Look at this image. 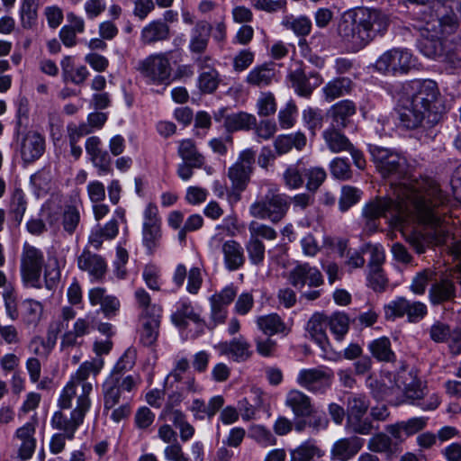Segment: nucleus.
<instances>
[{"label": "nucleus", "instance_id": "f257e3e1", "mask_svg": "<svg viewBox=\"0 0 461 461\" xmlns=\"http://www.w3.org/2000/svg\"><path fill=\"white\" fill-rule=\"evenodd\" d=\"M415 186L421 193L411 201V208L404 217V221L409 218L415 219L427 226L429 231H411L405 236V240L418 254H422L429 244L446 242L450 234L447 217L449 199L439 186L433 183L420 181Z\"/></svg>", "mask_w": 461, "mask_h": 461}, {"label": "nucleus", "instance_id": "f03ea898", "mask_svg": "<svg viewBox=\"0 0 461 461\" xmlns=\"http://www.w3.org/2000/svg\"><path fill=\"white\" fill-rule=\"evenodd\" d=\"M439 91L433 80H412L402 85L399 97V120L406 129L436 125L442 117L438 106Z\"/></svg>", "mask_w": 461, "mask_h": 461}, {"label": "nucleus", "instance_id": "7ed1b4c3", "mask_svg": "<svg viewBox=\"0 0 461 461\" xmlns=\"http://www.w3.org/2000/svg\"><path fill=\"white\" fill-rule=\"evenodd\" d=\"M389 24V16L380 9L351 8L339 17L335 32L347 51L357 53L384 36Z\"/></svg>", "mask_w": 461, "mask_h": 461}, {"label": "nucleus", "instance_id": "20e7f679", "mask_svg": "<svg viewBox=\"0 0 461 461\" xmlns=\"http://www.w3.org/2000/svg\"><path fill=\"white\" fill-rule=\"evenodd\" d=\"M407 3L420 6L417 14L414 29L423 40L420 43L424 56H437L441 53L438 39L454 34L459 27V19L452 6L438 0H406Z\"/></svg>", "mask_w": 461, "mask_h": 461}, {"label": "nucleus", "instance_id": "39448f33", "mask_svg": "<svg viewBox=\"0 0 461 461\" xmlns=\"http://www.w3.org/2000/svg\"><path fill=\"white\" fill-rule=\"evenodd\" d=\"M418 183H413L412 185L402 184L395 186L393 191L394 200L378 197L366 203L362 210L364 230L367 233L376 231L378 229L377 220L385 216L387 212L396 221H404V217L411 208V201L421 193L415 186Z\"/></svg>", "mask_w": 461, "mask_h": 461}, {"label": "nucleus", "instance_id": "423d86ee", "mask_svg": "<svg viewBox=\"0 0 461 461\" xmlns=\"http://www.w3.org/2000/svg\"><path fill=\"white\" fill-rule=\"evenodd\" d=\"M43 272L44 286L48 290L55 289L61 277V272L57 260L46 264L45 256L41 249L24 243L20 257V273L23 285L27 287L41 289V277Z\"/></svg>", "mask_w": 461, "mask_h": 461}, {"label": "nucleus", "instance_id": "0eeeda50", "mask_svg": "<svg viewBox=\"0 0 461 461\" xmlns=\"http://www.w3.org/2000/svg\"><path fill=\"white\" fill-rule=\"evenodd\" d=\"M369 152L377 171L384 177H394L402 180L396 186L402 184L412 185L413 183L428 181L438 186L437 183L429 178L411 179L408 176L409 164L407 158L400 152L376 145L369 146Z\"/></svg>", "mask_w": 461, "mask_h": 461}, {"label": "nucleus", "instance_id": "6e6552de", "mask_svg": "<svg viewBox=\"0 0 461 461\" xmlns=\"http://www.w3.org/2000/svg\"><path fill=\"white\" fill-rule=\"evenodd\" d=\"M289 208L290 202L286 194L280 193L276 185L269 184L265 195L249 206V213L254 218L267 219L277 223L285 217Z\"/></svg>", "mask_w": 461, "mask_h": 461}, {"label": "nucleus", "instance_id": "1a4fd4ad", "mask_svg": "<svg viewBox=\"0 0 461 461\" xmlns=\"http://www.w3.org/2000/svg\"><path fill=\"white\" fill-rule=\"evenodd\" d=\"M90 407L91 403L79 400L77 405L71 411L69 417L61 411H55L50 420L51 428L67 435L68 440H72L76 431L83 424Z\"/></svg>", "mask_w": 461, "mask_h": 461}, {"label": "nucleus", "instance_id": "9d476101", "mask_svg": "<svg viewBox=\"0 0 461 461\" xmlns=\"http://www.w3.org/2000/svg\"><path fill=\"white\" fill-rule=\"evenodd\" d=\"M138 70L152 84H169L171 66L166 53L149 55L139 62Z\"/></svg>", "mask_w": 461, "mask_h": 461}, {"label": "nucleus", "instance_id": "9b49d317", "mask_svg": "<svg viewBox=\"0 0 461 461\" xmlns=\"http://www.w3.org/2000/svg\"><path fill=\"white\" fill-rule=\"evenodd\" d=\"M412 66L411 53L402 49H392L384 52L375 63V68L385 75L406 73Z\"/></svg>", "mask_w": 461, "mask_h": 461}, {"label": "nucleus", "instance_id": "f8f14e48", "mask_svg": "<svg viewBox=\"0 0 461 461\" xmlns=\"http://www.w3.org/2000/svg\"><path fill=\"white\" fill-rule=\"evenodd\" d=\"M104 365V362L102 357H95L89 361L83 362L71 375L67 391L73 393L75 391H72V386L74 383H77V385H81L82 390L79 400L91 403L89 395L93 391V384L88 379L91 375L96 376L103 369Z\"/></svg>", "mask_w": 461, "mask_h": 461}, {"label": "nucleus", "instance_id": "ddd939ff", "mask_svg": "<svg viewBox=\"0 0 461 461\" xmlns=\"http://www.w3.org/2000/svg\"><path fill=\"white\" fill-rule=\"evenodd\" d=\"M255 155L252 149H244L239 154L236 162L229 167L227 176L234 189L245 190L253 172Z\"/></svg>", "mask_w": 461, "mask_h": 461}, {"label": "nucleus", "instance_id": "4468645a", "mask_svg": "<svg viewBox=\"0 0 461 461\" xmlns=\"http://www.w3.org/2000/svg\"><path fill=\"white\" fill-rule=\"evenodd\" d=\"M332 372L327 367L301 369L296 383L312 393H324L331 385Z\"/></svg>", "mask_w": 461, "mask_h": 461}, {"label": "nucleus", "instance_id": "2eb2a0df", "mask_svg": "<svg viewBox=\"0 0 461 461\" xmlns=\"http://www.w3.org/2000/svg\"><path fill=\"white\" fill-rule=\"evenodd\" d=\"M210 247L221 249L224 266L229 271L238 270L245 264L243 248L240 243L234 240L224 241L220 235H214L210 240Z\"/></svg>", "mask_w": 461, "mask_h": 461}, {"label": "nucleus", "instance_id": "dca6fc26", "mask_svg": "<svg viewBox=\"0 0 461 461\" xmlns=\"http://www.w3.org/2000/svg\"><path fill=\"white\" fill-rule=\"evenodd\" d=\"M288 78L294 91L303 97H309L313 89L323 82L321 76L318 72L313 71L306 74L301 68L292 70L288 74Z\"/></svg>", "mask_w": 461, "mask_h": 461}, {"label": "nucleus", "instance_id": "f3484780", "mask_svg": "<svg viewBox=\"0 0 461 461\" xmlns=\"http://www.w3.org/2000/svg\"><path fill=\"white\" fill-rule=\"evenodd\" d=\"M88 300L92 306H100V312L107 319L115 317L121 307L120 300L104 287H94L88 291Z\"/></svg>", "mask_w": 461, "mask_h": 461}, {"label": "nucleus", "instance_id": "a211bd4d", "mask_svg": "<svg viewBox=\"0 0 461 461\" xmlns=\"http://www.w3.org/2000/svg\"><path fill=\"white\" fill-rule=\"evenodd\" d=\"M86 151L93 165L98 169L99 176H104L112 171L111 157L102 149V140L99 137L92 136L86 139Z\"/></svg>", "mask_w": 461, "mask_h": 461}, {"label": "nucleus", "instance_id": "6ab92c4d", "mask_svg": "<svg viewBox=\"0 0 461 461\" xmlns=\"http://www.w3.org/2000/svg\"><path fill=\"white\" fill-rule=\"evenodd\" d=\"M288 280L296 288H303L305 284L309 286H319L323 282L321 272L307 263L293 268L289 273Z\"/></svg>", "mask_w": 461, "mask_h": 461}, {"label": "nucleus", "instance_id": "aec40b11", "mask_svg": "<svg viewBox=\"0 0 461 461\" xmlns=\"http://www.w3.org/2000/svg\"><path fill=\"white\" fill-rule=\"evenodd\" d=\"M77 267L80 270L89 274L93 280H100L106 272V263L104 259L97 254L92 253L87 249L77 258Z\"/></svg>", "mask_w": 461, "mask_h": 461}, {"label": "nucleus", "instance_id": "412c9836", "mask_svg": "<svg viewBox=\"0 0 461 461\" xmlns=\"http://www.w3.org/2000/svg\"><path fill=\"white\" fill-rule=\"evenodd\" d=\"M45 150L43 137L35 131H29L21 143V156L25 163L39 159Z\"/></svg>", "mask_w": 461, "mask_h": 461}, {"label": "nucleus", "instance_id": "4be33fe9", "mask_svg": "<svg viewBox=\"0 0 461 461\" xmlns=\"http://www.w3.org/2000/svg\"><path fill=\"white\" fill-rule=\"evenodd\" d=\"M456 297V286L452 280L442 277L435 278L429 289V299L431 304L438 305L453 301Z\"/></svg>", "mask_w": 461, "mask_h": 461}, {"label": "nucleus", "instance_id": "5701e85b", "mask_svg": "<svg viewBox=\"0 0 461 461\" xmlns=\"http://www.w3.org/2000/svg\"><path fill=\"white\" fill-rule=\"evenodd\" d=\"M285 404L296 417L311 415L314 407L310 396L297 389H292L286 393Z\"/></svg>", "mask_w": 461, "mask_h": 461}, {"label": "nucleus", "instance_id": "b1692460", "mask_svg": "<svg viewBox=\"0 0 461 461\" xmlns=\"http://www.w3.org/2000/svg\"><path fill=\"white\" fill-rule=\"evenodd\" d=\"M92 329V323L89 318L83 317L78 318L73 324L71 330L66 331L61 338L60 348L61 349H67L69 348L77 347L81 345L79 339L87 335Z\"/></svg>", "mask_w": 461, "mask_h": 461}, {"label": "nucleus", "instance_id": "393cba45", "mask_svg": "<svg viewBox=\"0 0 461 461\" xmlns=\"http://www.w3.org/2000/svg\"><path fill=\"white\" fill-rule=\"evenodd\" d=\"M223 404L224 398L221 395L212 397L208 403L203 400L194 399L189 407V411L193 413L195 420H203L205 418L211 420Z\"/></svg>", "mask_w": 461, "mask_h": 461}, {"label": "nucleus", "instance_id": "a878e982", "mask_svg": "<svg viewBox=\"0 0 461 461\" xmlns=\"http://www.w3.org/2000/svg\"><path fill=\"white\" fill-rule=\"evenodd\" d=\"M170 28L161 20H154L145 25L140 32V41L151 45L169 39Z\"/></svg>", "mask_w": 461, "mask_h": 461}, {"label": "nucleus", "instance_id": "bb28decb", "mask_svg": "<svg viewBox=\"0 0 461 461\" xmlns=\"http://www.w3.org/2000/svg\"><path fill=\"white\" fill-rule=\"evenodd\" d=\"M173 323L178 327H185L186 320L197 324L200 332L203 331L204 323L200 318V314L195 312L192 303L188 300H181L177 303L176 311L171 315Z\"/></svg>", "mask_w": 461, "mask_h": 461}, {"label": "nucleus", "instance_id": "cd10ccee", "mask_svg": "<svg viewBox=\"0 0 461 461\" xmlns=\"http://www.w3.org/2000/svg\"><path fill=\"white\" fill-rule=\"evenodd\" d=\"M363 447V439L356 436L337 440L331 449V454L339 461L352 458Z\"/></svg>", "mask_w": 461, "mask_h": 461}, {"label": "nucleus", "instance_id": "c85d7f7f", "mask_svg": "<svg viewBox=\"0 0 461 461\" xmlns=\"http://www.w3.org/2000/svg\"><path fill=\"white\" fill-rule=\"evenodd\" d=\"M328 327V317L321 313H314L307 322V331L311 338L320 346L323 350H327L329 345L328 338L326 335V329Z\"/></svg>", "mask_w": 461, "mask_h": 461}, {"label": "nucleus", "instance_id": "c756f323", "mask_svg": "<svg viewBox=\"0 0 461 461\" xmlns=\"http://www.w3.org/2000/svg\"><path fill=\"white\" fill-rule=\"evenodd\" d=\"M343 128L330 125L322 132V138L327 148L332 153L348 151L352 149V143L348 138L341 132Z\"/></svg>", "mask_w": 461, "mask_h": 461}, {"label": "nucleus", "instance_id": "7c9ffc66", "mask_svg": "<svg viewBox=\"0 0 461 461\" xmlns=\"http://www.w3.org/2000/svg\"><path fill=\"white\" fill-rule=\"evenodd\" d=\"M356 104L350 100H342L336 103L329 112L332 120L330 125L346 128L350 122V117L356 113Z\"/></svg>", "mask_w": 461, "mask_h": 461}, {"label": "nucleus", "instance_id": "2f4dec72", "mask_svg": "<svg viewBox=\"0 0 461 461\" xmlns=\"http://www.w3.org/2000/svg\"><path fill=\"white\" fill-rule=\"evenodd\" d=\"M20 318L26 327H36L43 314V305L34 299H25L20 303Z\"/></svg>", "mask_w": 461, "mask_h": 461}, {"label": "nucleus", "instance_id": "473e14b6", "mask_svg": "<svg viewBox=\"0 0 461 461\" xmlns=\"http://www.w3.org/2000/svg\"><path fill=\"white\" fill-rule=\"evenodd\" d=\"M60 66L64 81H69L77 86L84 84L89 76V71L86 66L75 67L71 56H65L61 59Z\"/></svg>", "mask_w": 461, "mask_h": 461}, {"label": "nucleus", "instance_id": "72a5a7b5", "mask_svg": "<svg viewBox=\"0 0 461 461\" xmlns=\"http://www.w3.org/2000/svg\"><path fill=\"white\" fill-rule=\"evenodd\" d=\"M274 64H263L255 67L246 77V83L258 87L267 86L275 78Z\"/></svg>", "mask_w": 461, "mask_h": 461}, {"label": "nucleus", "instance_id": "f704fd0d", "mask_svg": "<svg viewBox=\"0 0 461 461\" xmlns=\"http://www.w3.org/2000/svg\"><path fill=\"white\" fill-rule=\"evenodd\" d=\"M212 27L206 22H200L192 30L189 49L193 53L205 51L211 34Z\"/></svg>", "mask_w": 461, "mask_h": 461}, {"label": "nucleus", "instance_id": "c9c22d12", "mask_svg": "<svg viewBox=\"0 0 461 461\" xmlns=\"http://www.w3.org/2000/svg\"><path fill=\"white\" fill-rule=\"evenodd\" d=\"M221 348L222 353L230 355L238 362L246 361L252 354L249 343L243 337L222 343Z\"/></svg>", "mask_w": 461, "mask_h": 461}, {"label": "nucleus", "instance_id": "e433bc0d", "mask_svg": "<svg viewBox=\"0 0 461 461\" xmlns=\"http://www.w3.org/2000/svg\"><path fill=\"white\" fill-rule=\"evenodd\" d=\"M377 429L378 427H375L373 420L366 414L347 417L345 423V429L348 433L361 436L371 435Z\"/></svg>", "mask_w": 461, "mask_h": 461}, {"label": "nucleus", "instance_id": "4c0bfd02", "mask_svg": "<svg viewBox=\"0 0 461 461\" xmlns=\"http://www.w3.org/2000/svg\"><path fill=\"white\" fill-rule=\"evenodd\" d=\"M306 144V137L302 132L280 135L274 141L275 150L278 155L289 152L293 147L302 149Z\"/></svg>", "mask_w": 461, "mask_h": 461}, {"label": "nucleus", "instance_id": "58836bf2", "mask_svg": "<svg viewBox=\"0 0 461 461\" xmlns=\"http://www.w3.org/2000/svg\"><path fill=\"white\" fill-rule=\"evenodd\" d=\"M224 126L228 131H248L256 126V117L245 112L231 113L225 117Z\"/></svg>", "mask_w": 461, "mask_h": 461}, {"label": "nucleus", "instance_id": "ea45409f", "mask_svg": "<svg viewBox=\"0 0 461 461\" xmlns=\"http://www.w3.org/2000/svg\"><path fill=\"white\" fill-rule=\"evenodd\" d=\"M281 24L286 30L292 31L298 37L309 35L312 30V21L305 15H285L283 17Z\"/></svg>", "mask_w": 461, "mask_h": 461}, {"label": "nucleus", "instance_id": "a19ab883", "mask_svg": "<svg viewBox=\"0 0 461 461\" xmlns=\"http://www.w3.org/2000/svg\"><path fill=\"white\" fill-rule=\"evenodd\" d=\"M352 81L348 77H337L329 81L322 88L325 99L333 101L349 93Z\"/></svg>", "mask_w": 461, "mask_h": 461}, {"label": "nucleus", "instance_id": "79ce46f5", "mask_svg": "<svg viewBox=\"0 0 461 461\" xmlns=\"http://www.w3.org/2000/svg\"><path fill=\"white\" fill-rule=\"evenodd\" d=\"M178 155L183 162L189 163L194 167H202L204 164V157L198 151L194 142L191 140H184L180 142Z\"/></svg>", "mask_w": 461, "mask_h": 461}, {"label": "nucleus", "instance_id": "37998d69", "mask_svg": "<svg viewBox=\"0 0 461 461\" xmlns=\"http://www.w3.org/2000/svg\"><path fill=\"white\" fill-rule=\"evenodd\" d=\"M39 1L40 0H22L19 17L23 29H32L37 24Z\"/></svg>", "mask_w": 461, "mask_h": 461}, {"label": "nucleus", "instance_id": "c03bdc74", "mask_svg": "<svg viewBox=\"0 0 461 461\" xmlns=\"http://www.w3.org/2000/svg\"><path fill=\"white\" fill-rule=\"evenodd\" d=\"M142 321L141 342L146 346L153 345L158 336L161 315L140 317Z\"/></svg>", "mask_w": 461, "mask_h": 461}, {"label": "nucleus", "instance_id": "a18cd8bd", "mask_svg": "<svg viewBox=\"0 0 461 461\" xmlns=\"http://www.w3.org/2000/svg\"><path fill=\"white\" fill-rule=\"evenodd\" d=\"M61 201L57 197L49 199L41 208V215L50 228H58L63 212Z\"/></svg>", "mask_w": 461, "mask_h": 461}, {"label": "nucleus", "instance_id": "49530a36", "mask_svg": "<svg viewBox=\"0 0 461 461\" xmlns=\"http://www.w3.org/2000/svg\"><path fill=\"white\" fill-rule=\"evenodd\" d=\"M117 381L113 377H107L103 384L104 408L105 411L113 409L124 393L123 391L117 388Z\"/></svg>", "mask_w": 461, "mask_h": 461}, {"label": "nucleus", "instance_id": "de8ad7c7", "mask_svg": "<svg viewBox=\"0 0 461 461\" xmlns=\"http://www.w3.org/2000/svg\"><path fill=\"white\" fill-rule=\"evenodd\" d=\"M134 297L138 307L141 310L140 317L161 315L162 308L156 303H151V298L144 288H138L134 293Z\"/></svg>", "mask_w": 461, "mask_h": 461}, {"label": "nucleus", "instance_id": "09e8293b", "mask_svg": "<svg viewBox=\"0 0 461 461\" xmlns=\"http://www.w3.org/2000/svg\"><path fill=\"white\" fill-rule=\"evenodd\" d=\"M26 210L25 194L21 188H15L11 195L9 212L16 223H21Z\"/></svg>", "mask_w": 461, "mask_h": 461}, {"label": "nucleus", "instance_id": "8fccbe9b", "mask_svg": "<svg viewBox=\"0 0 461 461\" xmlns=\"http://www.w3.org/2000/svg\"><path fill=\"white\" fill-rule=\"evenodd\" d=\"M257 324L259 330L268 336L284 332L285 330V323L276 313L258 317Z\"/></svg>", "mask_w": 461, "mask_h": 461}, {"label": "nucleus", "instance_id": "3c124183", "mask_svg": "<svg viewBox=\"0 0 461 461\" xmlns=\"http://www.w3.org/2000/svg\"><path fill=\"white\" fill-rule=\"evenodd\" d=\"M372 355L380 361H394L395 355L391 349V342L388 338L382 337L373 340L369 344Z\"/></svg>", "mask_w": 461, "mask_h": 461}, {"label": "nucleus", "instance_id": "603ef678", "mask_svg": "<svg viewBox=\"0 0 461 461\" xmlns=\"http://www.w3.org/2000/svg\"><path fill=\"white\" fill-rule=\"evenodd\" d=\"M347 417L367 414L370 408L368 397L362 393H351L346 402Z\"/></svg>", "mask_w": 461, "mask_h": 461}, {"label": "nucleus", "instance_id": "864d4df0", "mask_svg": "<svg viewBox=\"0 0 461 461\" xmlns=\"http://www.w3.org/2000/svg\"><path fill=\"white\" fill-rule=\"evenodd\" d=\"M322 454L319 447L311 441H305L290 451V461H312Z\"/></svg>", "mask_w": 461, "mask_h": 461}, {"label": "nucleus", "instance_id": "5fc2aeb1", "mask_svg": "<svg viewBox=\"0 0 461 461\" xmlns=\"http://www.w3.org/2000/svg\"><path fill=\"white\" fill-rule=\"evenodd\" d=\"M328 326L338 341H341L349 329V319L345 313L336 312L328 317Z\"/></svg>", "mask_w": 461, "mask_h": 461}, {"label": "nucleus", "instance_id": "6e6d98bb", "mask_svg": "<svg viewBox=\"0 0 461 461\" xmlns=\"http://www.w3.org/2000/svg\"><path fill=\"white\" fill-rule=\"evenodd\" d=\"M304 172L300 168L299 164L289 165L282 175L284 185L290 190H296L303 185Z\"/></svg>", "mask_w": 461, "mask_h": 461}, {"label": "nucleus", "instance_id": "4d7b16f0", "mask_svg": "<svg viewBox=\"0 0 461 461\" xmlns=\"http://www.w3.org/2000/svg\"><path fill=\"white\" fill-rule=\"evenodd\" d=\"M447 37H442L438 39L441 45V53L437 56H427L430 59H442V61L446 64V68L449 70L456 71L461 70V50L446 51L444 47V41Z\"/></svg>", "mask_w": 461, "mask_h": 461}, {"label": "nucleus", "instance_id": "13d9d810", "mask_svg": "<svg viewBox=\"0 0 461 461\" xmlns=\"http://www.w3.org/2000/svg\"><path fill=\"white\" fill-rule=\"evenodd\" d=\"M249 437L263 447L276 444V438L272 432L262 425H252L249 429Z\"/></svg>", "mask_w": 461, "mask_h": 461}, {"label": "nucleus", "instance_id": "bf43d9fd", "mask_svg": "<svg viewBox=\"0 0 461 461\" xmlns=\"http://www.w3.org/2000/svg\"><path fill=\"white\" fill-rule=\"evenodd\" d=\"M436 278V272L427 268L416 274L411 284L410 289L415 294L421 295L425 293L429 284H432Z\"/></svg>", "mask_w": 461, "mask_h": 461}, {"label": "nucleus", "instance_id": "052dcab7", "mask_svg": "<svg viewBox=\"0 0 461 461\" xmlns=\"http://www.w3.org/2000/svg\"><path fill=\"white\" fill-rule=\"evenodd\" d=\"M80 222V212L78 208L72 204L64 207L62 212V226L64 230L72 235L75 233Z\"/></svg>", "mask_w": 461, "mask_h": 461}, {"label": "nucleus", "instance_id": "680f3d73", "mask_svg": "<svg viewBox=\"0 0 461 461\" xmlns=\"http://www.w3.org/2000/svg\"><path fill=\"white\" fill-rule=\"evenodd\" d=\"M68 382L63 387L60 392V394L58 399V406L60 410H68L73 406L74 401L76 402V406L79 402V397H81L82 390L81 385H77V383L73 384L72 391H75L73 393H70L68 390Z\"/></svg>", "mask_w": 461, "mask_h": 461}, {"label": "nucleus", "instance_id": "e2e57ef3", "mask_svg": "<svg viewBox=\"0 0 461 461\" xmlns=\"http://www.w3.org/2000/svg\"><path fill=\"white\" fill-rule=\"evenodd\" d=\"M219 73L214 68H210L200 74L198 77V87L205 94L213 93L219 86Z\"/></svg>", "mask_w": 461, "mask_h": 461}, {"label": "nucleus", "instance_id": "0e129e2a", "mask_svg": "<svg viewBox=\"0 0 461 461\" xmlns=\"http://www.w3.org/2000/svg\"><path fill=\"white\" fill-rule=\"evenodd\" d=\"M303 172L307 178L306 189L312 193H315L327 177L326 171L321 167H312Z\"/></svg>", "mask_w": 461, "mask_h": 461}, {"label": "nucleus", "instance_id": "69168bd1", "mask_svg": "<svg viewBox=\"0 0 461 461\" xmlns=\"http://www.w3.org/2000/svg\"><path fill=\"white\" fill-rule=\"evenodd\" d=\"M246 250L252 265H261L265 259L266 248L260 240L252 239L246 243Z\"/></svg>", "mask_w": 461, "mask_h": 461}, {"label": "nucleus", "instance_id": "338daca9", "mask_svg": "<svg viewBox=\"0 0 461 461\" xmlns=\"http://www.w3.org/2000/svg\"><path fill=\"white\" fill-rule=\"evenodd\" d=\"M249 237L259 240H274L277 237L276 231L270 226L252 221L249 224Z\"/></svg>", "mask_w": 461, "mask_h": 461}, {"label": "nucleus", "instance_id": "774afa93", "mask_svg": "<svg viewBox=\"0 0 461 461\" xmlns=\"http://www.w3.org/2000/svg\"><path fill=\"white\" fill-rule=\"evenodd\" d=\"M161 237V228H142V243L150 254L159 246Z\"/></svg>", "mask_w": 461, "mask_h": 461}]
</instances>
